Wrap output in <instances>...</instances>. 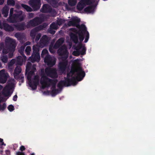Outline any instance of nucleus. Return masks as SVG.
Listing matches in <instances>:
<instances>
[{"mask_svg":"<svg viewBox=\"0 0 155 155\" xmlns=\"http://www.w3.org/2000/svg\"><path fill=\"white\" fill-rule=\"evenodd\" d=\"M15 37L17 38L18 39H21L22 38L21 35L19 33H16L15 35Z\"/></svg>","mask_w":155,"mask_h":155,"instance_id":"47","label":"nucleus"},{"mask_svg":"<svg viewBox=\"0 0 155 155\" xmlns=\"http://www.w3.org/2000/svg\"><path fill=\"white\" fill-rule=\"evenodd\" d=\"M28 74L32 76L35 74V72L34 71L31 70L28 71Z\"/></svg>","mask_w":155,"mask_h":155,"instance_id":"57","label":"nucleus"},{"mask_svg":"<svg viewBox=\"0 0 155 155\" xmlns=\"http://www.w3.org/2000/svg\"><path fill=\"white\" fill-rule=\"evenodd\" d=\"M42 21L43 20L42 18L36 17L32 20H30L28 22V25L34 27L41 24Z\"/></svg>","mask_w":155,"mask_h":155,"instance_id":"12","label":"nucleus"},{"mask_svg":"<svg viewBox=\"0 0 155 155\" xmlns=\"http://www.w3.org/2000/svg\"><path fill=\"white\" fill-rule=\"evenodd\" d=\"M17 64L20 65H22V61L17 60Z\"/></svg>","mask_w":155,"mask_h":155,"instance_id":"58","label":"nucleus"},{"mask_svg":"<svg viewBox=\"0 0 155 155\" xmlns=\"http://www.w3.org/2000/svg\"><path fill=\"white\" fill-rule=\"evenodd\" d=\"M81 50H79L80 54L81 55H84L86 53V48L85 47H83Z\"/></svg>","mask_w":155,"mask_h":155,"instance_id":"37","label":"nucleus"},{"mask_svg":"<svg viewBox=\"0 0 155 155\" xmlns=\"http://www.w3.org/2000/svg\"><path fill=\"white\" fill-rule=\"evenodd\" d=\"M7 3L8 5L14 6L15 4L14 0H7Z\"/></svg>","mask_w":155,"mask_h":155,"instance_id":"36","label":"nucleus"},{"mask_svg":"<svg viewBox=\"0 0 155 155\" xmlns=\"http://www.w3.org/2000/svg\"><path fill=\"white\" fill-rule=\"evenodd\" d=\"M16 155H25L24 153L18 151L16 153Z\"/></svg>","mask_w":155,"mask_h":155,"instance_id":"59","label":"nucleus"},{"mask_svg":"<svg viewBox=\"0 0 155 155\" xmlns=\"http://www.w3.org/2000/svg\"><path fill=\"white\" fill-rule=\"evenodd\" d=\"M6 44L8 45V44H7L6 43ZM9 51L8 47V48L7 49H3L2 50V53L3 54H7L9 52Z\"/></svg>","mask_w":155,"mask_h":155,"instance_id":"48","label":"nucleus"},{"mask_svg":"<svg viewBox=\"0 0 155 155\" xmlns=\"http://www.w3.org/2000/svg\"><path fill=\"white\" fill-rule=\"evenodd\" d=\"M76 76L75 77V80L77 82V81H81L84 77L85 74L82 68H78V71L76 73Z\"/></svg>","mask_w":155,"mask_h":155,"instance_id":"14","label":"nucleus"},{"mask_svg":"<svg viewBox=\"0 0 155 155\" xmlns=\"http://www.w3.org/2000/svg\"><path fill=\"white\" fill-rule=\"evenodd\" d=\"M25 48V47L23 46L21 47L18 50V52L24 58H26V56L24 54V50Z\"/></svg>","mask_w":155,"mask_h":155,"instance_id":"28","label":"nucleus"},{"mask_svg":"<svg viewBox=\"0 0 155 155\" xmlns=\"http://www.w3.org/2000/svg\"><path fill=\"white\" fill-rule=\"evenodd\" d=\"M61 45L60 44L57 43V42H56L53 46V48L54 49H57Z\"/></svg>","mask_w":155,"mask_h":155,"instance_id":"42","label":"nucleus"},{"mask_svg":"<svg viewBox=\"0 0 155 155\" xmlns=\"http://www.w3.org/2000/svg\"><path fill=\"white\" fill-rule=\"evenodd\" d=\"M15 27L17 30L19 31L24 30L26 27L25 24L24 22L15 25Z\"/></svg>","mask_w":155,"mask_h":155,"instance_id":"20","label":"nucleus"},{"mask_svg":"<svg viewBox=\"0 0 155 155\" xmlns=\"http://www.w3.org/2000/svg\"><path fill=\"white\" fill-rule=\"evenodd\" d=\"M45 72L48 76L52 78H56L58 76L56 70L54 68H47L45 69Z\"/></svg>","mask_w":155,"mask_h":155,"instance_id":"9","label":"nucleus"},{"mask_svg":"<svg viewBox=\"0 0 155 155\" xmlns=\"http://www.w3.org/2000/svg\"><path fill=\"white\" fill-rule=\"evenodd\" d=\"M41 36V35L40 34H38L36 35L35 38V41L36 42H37L38 41Z\"/></svg>","mask_w":155,"mask_h":155,"instance_id":"49","label":"nucleus"},{"mask_svg":"<svg viewBox=\"0 0 155 155\" xmlns=\"http://www.w3.org/2000/svg\"><path fill=\"white\" fill-rule=\"evenodd\" d=\"M70 36L71 39L74 43L77 44L78 43V38L76 35L73 33H71L70 34Z\"/></svg>","mask_w":155,"mask_h":155,"instance_id":"25","label":"nucleus"},{"mask_svg":"<svg viewBox=\"0 0 155 155\" xmlns=\"http://www.w3.org/2000/svg\"><path fill=\"white\" fill-rule=\"evenodd\" d=\"M61 61L60 62L58 65V67L60 71L62 72H64L67 68L68 64V61L67 59H61Z\"/></svg>","mask_w":155,"mask_h":155,"instance_id":"13","label":"nucleus"},{"mask_svg":"<svg viewBox=\"0 0 155 155\" xmlns=\"http://www.w3.org/2000/svg\"><path fill=\"white\" fill-rule=\"evenodd\" d=\"M8 74L5 72V70L2 69L0 71V83L4 84L7 81Z\"/></svg>","mask_w":155,"mask_h":155,"instance_id":"15","label":"nucleus"},{"mask_svg":"<svg viewBox=\"0 0 155 155\" xmlns=\"http://www.w3.org/2000/svg\"><path fill=\"white\" fill-rule=\"evenodd\" d=\"M39 48L37 45L33 47V53L31 56L29 58V60L32 63L35 61L38 62L40 59V57L39 51Z\"/></svg>","mask_w":155,"mask_h":155,"instance_id":"4","label":"nucleus"},{"mask_svg":"<svg viewBox=\"0 0 155 155\" xmlns=\"http://www.w3.org/2000/svg\"><path fill=\"white\" fill-rule=\"evenodd\" d=\"M58 89H52L51 92V94L52 96H55L58 93Z\"/></svg>","mask_w":155,"mask_h":155,"instance_id":"34","label":"nucleus"},{"mask_svg":"<svg viewBox=\"0 0 155 155\" xmlns=\"http://www.w3.org/2000/svg\"><path fill=\"white\" fill-rule=\"evenodd\" d=\"M43 28V25H40L32 29L30 33V36L32 39H34L35 37L36 33Z\"/></svg>","mask_w":155,"mask_h":155,"instance_id":"18","label":"nucleus"},{"mask_svg":"<svg viewBox=\"0 0 155 155\" xmlns=\"http://www.w3.org/2000/svg\"><path fill=\"white\" fill-rule=\"evenodd\" d=\"M36 65L35 64H33L32 65L31 70L34 71H35L36 70Z\"/></svg>","mask_w":155,"mask_h":155,"instance_id":"56","label":"nucleus"},{"mask_svg":"<svg viewBox=\"0 0 155 155\" xmlns=\"http://www.w3.org/2000/svg\"><path fill=\"white\" fill-rule=\"evenodd\" d=\"M29 3L34 11L38 10L41 5V0H30Z\"/></svg>","mask_w":155,"mask_h":155,"instance_id":"11","label":"nucleus"},{"mask_svg":"<svg viewBox=\"0 0 155 155\" xmlns=\"http://www.w3.org/2000/svg\"><path fill=\"white\" fill-rule=\"evenodd\" d=\"M21 69L20 67L17 66L15 69L13 74L15 78L18 77L19 74L21 72Z\"/></svg>","mask_w":155,"mask_h":155,"instance_id":"24","label":"nucleus"},{"mask_svg":"<svg viewBox=\"0 0 155 155\" xmlns=\"http://www.w3.org/2000/svg\"><path fill=\"white\" fill-rule=\"evenodd\" d=\"M19 80L22 83H23L24 81V77L22 76H18Z\"/></svg>","mask_w":155,"mask_h":155,"instance_id":"54","label":"nucleus"},{"mask_svg":"<svg viewBox=\"0 0 155 155\" xmlns=\"http://www.w3.org/2000/svg\"><path fill=\"white\" fill-rule=\"evenodd\" d=\"M50 28L54 29H56L57 28L56 24L54 23H51L50 25Z\"/></svg>","mask_w":155,"mask_h":155,"instance_id":"44","label":"nucleus"},{"mask_svg":"<svg viewBox=\"0 0 155 155\" xmlns=\"http://www.w3.org/2000/svg\"><path fill=\"white\" fill-rule=\"evenodd\" d=\"M4 29L6 31H12L14 30V28L6 23L3 24Z\"/></svg>","mask_w":155,"mask_h":155,"instance_id":"23","label":"nucleus"},{"mask_svg":"<svg viewBox=\"0 0 155 155\" xmlns=\"http://www.w3.org/2000/svg\"><path fill=\"white\" fill-rule=\"evenodd\" d=\"M48 3H49L52 6H54L57 4V2L56 0H45Z\"/></svg>","mask_w":155,"mask_h":155,"instance_id":"31","label":"nucleus"},{"mask_svg":"<svg viewBox=\"0 0 155 155\" xmlns=\"http://www.w3.org/2000/svg\"><path fill=\"white\" fill-rule=\"evenodd\" d=\"M32 66L30 62H28L26 66V73L30 71L31 70V68Z\"/></svg>","mask_w":155,"mask_h":155,"instance_id":"30","label":"nucleus"},{"mask_svg":"<svg viewBox=\"0 0 155 155\" xmlns=\"http://www.w3.org/2000/svg\"><path fill=\"white\" fill-rule=\"evenodd\" d=\"M48 42V37L45 35H43L40 41V44L43 47L46 46Z\"/></svg>","mask_w":155,"mask_h":155,"instance_id":"19","label":"nucleus"},{"mask_svg":"<svg viewBox=\"0 0 155 155\" xmlns=\"http://www.w3.org/2000/svg\"><path fill=\"white\" fill-rule=\"evenodd\" d=\"M45 62L49 67H53L55 64V60L50 55L47 54L45 57Z\"/></svg>","mask_w":155,"mask_h":155,"instance_id":"10","label":"nucleus"},{"mask_svg":"<svg viewBox=\"0 0 155 155\" xmlns=\"http://www.w3.org/2000/svg\"><path fill=\"white\" fill-rule=\"evenodd\" d=\"M40 11L43 13H50L53 16H54L56 13L55 10L53 9L47 4H45L43 5L40 9Z\"/></svg>","mask_w":155,"mask_h":155,"instance_id":"8","label":"nucleus"},{"mask_svg":"<svg viewBox=\"0 0 155 155\" xmlns=\"http://www.w3.org/2000/svg\"><path fill=\"white\" fill-rule=\"evenodd\" d=\"M6 107V104L4 103L2 105H0V110H4Z\"/></svg>","mask_w":155,"mask_h":155,"instance_id":"39","label":"nucleus"},{"mask_svg":"<svg viewBox=\"0 0 155 155\" xmlns=\"http://www.w3.org/2000/svg\"><path fill=\"white\" fill-rule=\"evenodd\" d=\"M85 46L82 45V44H80L77 45L75 48V49L76 50H80V49H82L83 47H84Z\"/></svg>","mask_w":155,"mask_h":155,"instance_id":"38","label":"nucleus"},{"mask_svg":"<svg viewBox=\"0 0 155 155\" xmlns=\"http://www.w3.org/2000/svg\"><path fill=\"white\" fill-rule=\"evenodd\" d=\"M61 45L60 44L57 43V42H56L53 46V48L54 49H57Z\"/></svg>","mask_w":155,"mask_h":155,"instance_id":"43","label":"nucleus"},{"mask_svg":"<svg viewBox=\"0 0 155 155\" xmlns=\"http://www.w3.org/2000/svg\"><path fill=\"white\" fill-rule=\"evenodd\" d=\"M5 41L6 44L8 45L9 51L8 54V57L9 58H12L16 47L15 41L9 37H7Z\"/></svg>","mask_w":155,"mask_h":155,"instance_id":"3","label":"nucleus"},{"mask_svg":"<svg viewBox=\"0 0 155 155\" xmlns=\"http://www.w3.org/2000/svg\"><path fill=\"white\" fill-rule=\"evenodd\" d=\"M5 153L7 155H9L10 154V151L8 150H5Z\"/></svg>","mask_w":155,"mask_h":155,"instance_id":"64","label":"nucleus"},{"mask_svg":"<svg viewBox=\"0 0 155 155\" xmlns=\"http://www.w3.org/2000/svg\"><path fill=\"white\" fill-rule=\"evenodd\" d=\"M9 10V8L7 6L5 5L3 8L2 10V14L4 17H6L8 16Z\"/></svg>","mask_w":155,"mask_h":155,"instance_id":"26","label":"nucleus"},{"mask_svg":"<svg viewBox=\"0 0 155 155\" xmlns=\"http://www.w3.org/2000/svg\"><path fill=\"white\" fill-rule=\"evenodd\" d=\"M32 76L28 74L27 76V78L28 80L29 81H31V78Z\"/></svg>","mask_w":155,"mask_h":155,"instance_id":"60","label":"nucleus"},{"mask_svg":"<svg viewBox=\"0 0 155 155\" xmlns=\"http://www.w3.org/2000/svg\"><path fill=\"white\" fill-rule=\"evenodd\" d=\"M77 3V0H68V5L71 6H74L76 5Z\"/></svg>","mask_w":155,"mask_h":155,"instance_id":"29","label":"nucleus"},{"mask_svg":"<svg viewBox=\"0 0 155 155\" xmlns=\"http://www.w3.org/2000/svg\"><path fill=\"white\" fill-rule=\"evenodd\" d=\"M31 51V48L30 46H27L25 49V52L27 55H28L30 54V52Z\"/></svg>","mask_w":155,"mask_h":155,"instance_id":"35","label":"nucleus"},{"mask_svg":"<svg viewBox=\"0 0 155 155\" xmlns=\"http://www.w3.org/2000/svg\"><path fill=\"white\" fill-rule=\"evenodd\" d=\"M64 39L62 38H61L59 39L57 41V42L59 44H60L61 45L62 44L64 43Z\"/></svg>","mask_w":155,"mask_h":155,"instance_id":"46","label":"nucleus"},{"mask_svg":"<svg viewBox=\"0 0 155 155\" xmlns=\"http://www.w3.org/2000/svg\"><path fill=\"white\" fill-rule=\"evenodd\" d=\"M48 51L46 49H43L41 52V57L42 58L43 57V55L48 54Z\"/></svg>","mask_w":155,"mask_h":155,"instance_id":"41","label":"nucleus"},{"mask_svg":"<svg viewBox=\"0 0 155 155\" xmlns=\"http://www.w3.org/2000/svg\"><path fill=\"white\" fill-rule=\"evenodd\" d=\"M53 29L50 28V29L48 30V32L52 35H54L55 34V31Z\"/></svg>","mask_w":155,"mask_h":155,"instance_id":"53","label":"nucleus"},{"mask_svg":"<svg viewBox=\"0 0 155 155\" xmlns=\"http://www.w3.org/2000/svg\"><path fill=\"white\" fill-rule=\"evenodd\" d=\"M25 148L23 146H21L20 147V150L22 152L25 150Z\"/></svg>","mask_w":155,"mask_h":155,"instance_id":"61","label":"nucleus"},{"mask_svg":"<svg viewBox=\"0 0 155 155\" xmlns=\"http://www.w3.org/2000/svg\"><path fill=\"white\" fill-rule=\"evenodd\" d=\"M73 54L75 56H78L80 54L79 50H76L75 51H74L73 52Z\"/></svg>","mask_w":155,"mask_h":155,"instance_id":"45","label":"nucleus"},{"mask_svg":"<svg viewBox=\"0 0 155 155\" xmlns=\"http://www.w3.org/2000/svg\"><path fill=\"white\" fill-rule=\"evenodd\" d=\"M21 5L22 7L25 9L28 12H31L32 11V9L28 5L24 4H22Z\"/></svg>","mask_w":155,"mask_h":155,"instance_id":"27","label":"nucleus"},{"mask_svg":"<svg viewBox=\"0 0 155 155\" xmlns=\"http://www.w3.org/2000/svg\"><path fill=\"white\" fill-rule=\"evenodd\" d=\"M24 17L21 13L14 14L11 17L8 18V20L10 23H15L24 20Z\"/></svg>","mask_w":155,"mask_h":155,"instance_id":"7","label":"nucleus"},{"mask_svg":"<svg viewBox=\"0 0 155 155\" xmlns=\"http://www.w3.org/2000/svg\"><path fill=\"white\" fill-rule=\"evenodd\" d=\"M57 81V80L56 79L54 80L50 79L46 76H42L40 81V83L43 87L44 85L48 86L49 85V84H48V82L52 85V87H51V90L56 89V86Z\"/></svg>","mask_w":155,"mask_h":155,"instance_id":"5","label":"nucleus"},{"mask_svg":"<svg viewBox=\"0 0 155 155\" xmlns=\"http://www.w3.org/2000/svg\"><path fill=\"white\" fill-rule=\"evenodd\" d=\"M96 6L95 5H91L87 6L84 9V11L85 12L88 13H93L94 12Z\"/></svg>","mask_w":155,"mask_h":155,"instance_id":"22","label":"nucleus"},{"mask_svg":"<svg viewBox=\"0 0 155 155\" xmlns=\"http://www.w3.org/2000/svg\"><path fill=\"white\" fill-rule=\"evenodd\" d=\"M8 109L10 112L13 111L15 109L14 106L12 104L9 105L8 107Z\"/></svg>","mask_w":155,"mask_h":155,"instance_id":"40","label":"nucleus"},{"mask_svg":"<svg viewBox=\"0 0 155 155\" xmlns=\"http://www.w3.org/2000/svg\"><path fill=\"white\" fill-rule=\"evenodd\" d=\"M64 22L63 20L61 19H60L57 21L58 24L59 25H61Z\"/></svg>","mask_w":155,"mask_h":155,"instance_id":"55","label":"nucleus"},{"mask_svg":"<svg viewBox=\"0 0 155 155\" xmlns=\"http://www.w3.org/2000/svg\"><path fill=\"white\" fill-rule=\"evenodd\" d=\"M59 55L61 56V59H67L68 57L69 53L66 46L64 45L61 46L57 51Z\"/></svg>","mask_w":155,"mask_h":155,"instance_id":"6","label":"nucleus"},{"mask_svg":"<svg viewBox=\"0 0 155 155\" xmlns=\"http://www.w3.org/2000/svg\"><path fill=\"white\" fill-rule=\"evenodd\" d=\"M39 83V78L38 76H35L33 81H29V85L33 90H36Z\"/></svg>","mask_w":155,"mask_h":155,"instance_id":"16","label":"nucleus"},{"mask_svg":"<svg viewBox=\"0 0 155 155\" xmlns=\"http://www.w3.org/2000/svg\"><path fill=\"white\" fill-rule=\"evenodd\" d=\"M80 21V19L73 18L71 20L68 22V25L69 26H75L78 28L77 29L75 28H72L70 30L71 31L78 34L80 42H81L84 40V35H86L84 41V43H86L88 41L89 34L87 31V28L85 25L84 24L80 25L79 23Z\"/></svg>","mask_w":155,"mask_h":155,"instance_id":"1","label":"nucleus"},{"mask_svg":"<svg viewBox=\"0 0 155 155\" xmlns=\"http://www.w3.org/2000/svg\"><path fill=\"white\" fill-rule=\"evenodd\" d=\"M54 48H53V46H52L50 45L49 47V51L52 53H54Z\"/></svg>","mask_w":155,"mask_h":155,"instance_id":"50","label":"nucleus"},{"mask_svg":"<svg viewBox=\"0 0 155 155\" xmlns=\"http://www.w3.org/2000/svg\"><path fill=\"white\" fill-rule=\"evenodd\" d=\"M14 11V9L13 8H11L10 9L9 16V18L11 17L13 15V13Z\"/></svg>","mask_w":155,"mask_h":155,"instance_id":"52","label":"nucleus"},{"mask_svg":"<svg viewBox=\"0 0 155 155\" xmlns=\"http://www.w3.org/2000/svg\"><path fill=\"white\" fill-rule=\"evenodd\" d=\"M1 60L4 63H6L8 60V58L6 55L2 56L1 58Z\"/></svg>","mask_w":155,"mask_h":155,"instance_id":"33","label":"nucleus"},{"mask_svg":"<svg viewBox=\"0 0 155 155\" xmlns=\"http://www.w3.org/2000/svg\"><path fill=\"white\" fill-rule=\"evenodd\" d=\"M17 60L22 61L21 57V56H18L17 58Z\"/></svg>","mask_w":155,"mask_h":155,"instance_id":"63","label":"nucleus"},{"mask_svg":"<svg viewBox=\"0 0 155 155\" xmlns=\"http://www.w3.org/2000/svg\"><path fill=\"white\" fill-rule=\"evenodd\" d=\"M16 60L15 59H12L11 61L8 63V68H9L11 69L12 66L15 62Z\"/></svg>","mask_w":155,"mask_h":155,"instance_id":"32","label":"nucleus"},{"mask_svg":"<svg viewBox=\"0 0 155 155\" xmlns=\"http://www.w3.org/2000/svg\"><path fill=\"white\" fill-rule=\"evenodd\" d=\"M83 1V0H81L78 3L77 5V8L79 11H81L86 6V5Z\"/></svg>","mask_w":155,"mask_h":155,"instance_id":"21","label":"nucleus"},{"mask_svg":"<svg viewBox=\"0 0 155 155\" xmlns=\"http://www.w3.org/2000/svg\"><path fill=\"white\" fill-rule=\"evenodd\" d=\"M13 87L12 83L9 84L4 88L2 91V94L5 97H7L9 95H10V91L12 89Z\"/></svg>","mask_w":155,"mask_h":155,"instance_id":"17","label":"nucleus"},{"mask_svg":"<svg viewBox=\"0 0 155 155\" xmlns=\"http://www.w3.org/2000/svg\"><path fill=\"white\" fill-rule=\"evenodd\" d=\"M17 97H18L16 95H14L13 97V100L14 101H16L17 100Z\"/></svg>","mask_w":155,"mask_h":155,"instance_id":"62","label":"nucleus"},{"mask_svg":"<svg viewBox=\"0 0 155 155\" xmlns=\"http://www.w3.org/2000/svg\"><path fill=\"white\" fill-rule=\"evenodd\" d=\"M85 5H90L92 3L91 0H83Z\"/></svg>","mask_w":155,"mask_h":155,"instance_id":"51","label":"nucleus"},{"mask_svg":"<svg viewBox=\"0 0 155 155\" xmlns=\"http://www.w3.org/2000/svg\"><path fill=\"white\" fill-rule=\"evenodd\" d=\"M78 70V69L72 68L70 72L67 73V77H64V80H61L58 83L57 87L60 89H61L63 86L68 87L71 85L75 86L78 82L75 80L76 78L73 76L75 73H77Z\"/></svg>","mask_w":155,"mask_h":155,"instance_id":"2","label":"nucleus"}]
</instances>
